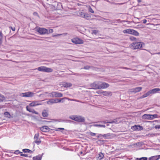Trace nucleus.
Instances as JSON below:
<instances>
[{
	"instance_id": "obj_1",
	"label": "nucleus",
	"mask_w": 160,
	"mask_h": 160,
	"mask_svg": "<svg viewBox=\"0 0 160 160\" xmlns=\"http://www.w3.org/2000/svg\"><path fill=\"white\" fill-rule=\"evenodd\" d=\"M109 86V84L105 82H96L91 84V87L95 89H104Z\"/></svg>"
},
{
	"instance_id": "obj_2",
	"label": "nucleus",
	"mask_w": 160,
	"mask_h": 160,
	"mask_svg": "<svg viewBox=\"0 0 160 160\" xmlns=\"http://www.w3.org/2000/svg\"><path fill=\"white\" fill-rule=\"evenodd\" d=\"M69 118L79 122H84L85 121L84 118L80 116L72 115L69 117Z\"/></svg>"
},
{
	"instance_id": "obj_3",
	"label": "nucleus",
	"mask_w": 160,
	"mask_h": 160,
	"mask_svg": "<svg viewBox=\"0 0 160 160\" xmlns=\"http://www.w3.org/2000/svg\"><path fill=\"white\" fill-rule=\"evenodd\" d=\"M123 32L124 33L132 34L135 36H138L139 35V33L137 31L131 29L124 30L123 31Z\"/></svg>"
},
{
	"instance_id": "obj_4",
	"label": "nucleus",
	"mask_w": 160,
	"mask_h": 160,
	"mask_svg": "<svg viewBox=\"0 0 160 160\" xmlns=\"http://www.w3.org/2000/svg\"><path fill=\"white\" fill-rule=\"evenodd\" d=\"M38 71L45 72H51L53 71V69L51 68H48L44 66H41L38 67V68L35 69Z\"/></svg>"
},
{
	"instance_id": "obj_5",
	"label": "nucleus",
	"mask_w": 160,
	"mask_h": 160,
	"mask_svg": "<svg viewBox=\"0 0 160 160\" xmlns=\"http://www.w3.org/2000/svg\"><path fill=\"white\" fill-rule=\"evenodd\" d=\"M36 31L41 35L48 34V29L43 28H37Z\"/></svg>"
},
{
	"instance_id": "obj_6",
	"label": "nucleus",
	"mask_w": 160,
	"mask_h": 160,
	"mask_svg": "<svg viewBox=\"0 0 160 160\" xmlns=\"http://www.w3.org/2000/svg\"><path fill=\"white\" fill-rule=\"evenodd\" d=\"M62 96V93L55 92L49 93L48 95V97L51 98L61 97Z\"/></svg>"
},
{
	"instance_id": "obj_7",
	"label": "nucleus",
	"mask_w": 160,
	"mask_h": 160,
	"mask_svg": "<svg viewBox=\"0 0 160 160\" xmlns=\"http://www.w3.org/2000/svg\"><path fill=\"white\" fill-rule=\"evenodd\" d=\"M142 43L137 42L133 43L131 44L132 47L134 49H140L142 47Z\"/></svg>"
},
{
	"instance_id": "obj_8",
	"label": "nucleus",
	"mask_w": 160,
	"mask_h": 160,
	"mask_svg": "<svg viewBox=\"0 0 160 160\" xmlns=\"http://www.w3.org/2000/svg\"><path fill=\"white\" fill-rule=\"evenodd\" d=\"M61 100H59L58 99H51L47 101V103L48 105H52L55 103L61 102Z\"/></svg>"
},
{
	"instance_id": "obj_9",
	"label": "nucleus",
	"mask_w": 160,
	"mask_h": 160,
	"mask_svg": "<svg viewBox=\"0 0 160 160\" xmlns=\"http://www.w3.org/2000/svg\"><path fill=\"white\" fill-rule=\"evenodd\" d=\"M72 42L76 44H81L83 43V41L78 38H74L72 39Z\"/></svg>"
},
{
	"instance_id": "obj_10",
	"label": "nucleus",
	"mask_w": 160,
	"mask_h": 160,
	"mask_svg": "<svg viewBox=\"0 0 160 160\" xmlns=\"http://www.w3.org/2000/svg\"><path fill=\"white\" fill-rule=\"evenodd\" d=\"M42 104L40 101H33L31 103L29 104V105L30 107H34L37 105H41Z\"/></svg>"
},
{
	"instance_id": "obj_11",
	"label": "nucleus",
	"mask_w": 160,
	"mask_h": 160,
	"mask_svg": "<svg viewBox=\"0 0 160 160\" xmlns=\"http://www.w3.org/2000/svg\"><path fill=\"white\" fill-rule=\"evenodd\" d=\"M142 89L141 87H138L132 89L130 90V92H132L136 93L140 91Z\"/></svg>"
},
{
	"instance_id": "obj_12",
	"label": "nucleus",
	"mask_w": 160,
	"mask_h": 160,
	"mask_svg": "<svg viewBox=\"0 0 160 160\" xmlns=\"http://www.w3.org/2000/svg\"><path fill=\"white\" fill-rule=\"evenodd\" d=\"M132 130H141L143 129V128L140 125H134L131 128Z\"/></svg>"
},
{
	"instance_id": "obj_13",
	"label": "nucleus",
	"mask_w": 160,
	"mask_h": 160,
	"mask_svg": "<svg viewBox=\"0 0 160 160\" xmlns=\"http://www.w3.org/2000/svg\"><path fill=\"white\" fill-rule=\"evenodd\" d=\"M142 118L144 119L152 120L151 114H144L142 116Z\"/></svg>"
},
{
	"instance_id": "obj_14",
	"label": "nucleus",
	"mask_w": 160,
	"mask_h": 160,
	"mask_svg": "<svg viewBox=\"0 0 160 160\" xmlns=\"http://www.w3.org/2000/svg\"><path fill=\"white\" fill-rule=\"evenodd\" d=\"M40 130L44 132H47L49 131V128L47 126H44L40 128Z\"/></svg>"
},
{
	"instance_id": "obj_15",
	"label": "nucleus",
	"mask_w": 160,
	"mask_h": 160,
	"mask_svg": "<svg viewBox=\"0 0 160 160\" xmlns=\"http://www.w3.org/2000/svg\"><path fill=\"white\" fill-rule=\"evenodd\" d=\"M27 110L30 112H32V113H35L36 114H38V112L36 111L34 109H31L30 107L27 106L26 107Z\"/></svg>"
},
{
	"instance_id": "obj_16",
	"label": "nucleus",
	"mask_w": 160,
	"mask_h": 160,
	"mask_svg": "<svg viewBox=\"0 0 160 160\" xmlns=\"http://www.w3.org/2000/svg\"><path fill=\"white\" fill-rule=\"evenodd\" d=\"M150 94H154L160 91V89L159 88H155L149 91Z\"/></svg>"
},
{
	"instance_id": "obj_17",
	"label": "nucleus",
	"mask_w": 160,
	"mask_h": 160,
	"mask_svg": "<svg viewBox=\"0 0 160 160\" xmlns=\"http://www.w3.org/2000/svg\"><path fill=\"white\" fill-rule=\"evenodd\" d=\"M104 157V154L102 152H100L97 156L96 158L97 159V160H102L103 159Z\"/></svg>"
},
{
	"instance_id": "obj_18",
	"label": "nucleus",
	"mask_w": 160,
	"mask_h": 160,
	"mask_svg": "<svg viewBox=\"0 0 160 160\" xmlns=\"http://www.w3.org/2000/svg\"><path fill=\"white\" fill-rule=\"evenodd\" d=\"M160 158V155L154 156L150 157L148 160H158Z\"/></svg>"
},
{
	"instance_id": "obj_19",
	"label": "nucleus",
	"mask_w": 160,
	"mask_h": 160,
	"mask_svg": "<svg viewBox=\"0 0 160 160\" xmlns=\"http://www.w3.org/2000/svg\"><path fill=\"white\" fill-rule=\"evenodd\" d=\"M42 158V155H38V156L34 157L33 158V160H41Z\"/></svg>"
},
{
	"instance_id": "obj_20",
	"label": "nucleus",
	"mask_w": 160,
	"mask_h": 160,
	"mask_svg": "<svg viewBox=\"0 0 160 160\" xmlns=\"http://www.w3.org/2000/svg\"><path fill=\"white\" fill-rule=\"evenodd\" d=\"M79 15L81 17L84 18H87L88 17L87 16V14L86 15L84 12H79Z\"/></svg>"
},
{
	"instance_id": "obj_21",
	"label": "nucleus",
	"mask_w": 160,
	"mask_h": 160,
	"mask_svg": "<svg viewBox=\"0 0 160 160\" xmlns=\"http://www.w3.org/2000/svg\"><path fill=\"white\" fill-rule=\"evenodd\" d=\"M64 128H56L54 129V130L56 131H61L63 133H65L64 131Z\"/></svg>"
},
{
	"instance_id": "obj_22",
	"label": "nucleus",
	"mask_w": 160,
	"mask_h": 160,
	"mask_svg": "<svg viewBox=\"0 0 160 160\" xmlns=\"http://www.w3.org/2000/svg\"><path fill=\"white\" fill-rule=\"evenodd\" d=\"M62 85L64 87L68 88L71 87L72 86V84L70 83H63Z\"/></svg>"
},
{
	"instance_id": "obj_23",
	"label": "nucleus",
	"mask_w": 160,
	"mask_h": 160,
	"mask_svg": "<svg viewBox=\"0 0 160 160\" xmlns=\"http://www.w3.org/2000/svg\"><path fill=\"white\" fill-rule=\"evenodd\" d=\"M111 92H110L107 91H103L102 95L106 96H108L109 95H111Z\"/></svg>"
},
{
	"instance_id": "obj_24",
	"label": "nucleus",
	"mask_w": 160,
	"mask_h": 160,
	"mask_svg": "<svg viewBox=\"0 0 160 160\" xmlns=\"http://www.w3.org/2000/svg\"><path fill=\"white\" fill-rule=\"evenodd\" d=\"M150 92L149 91H148L147 92L145 93L144 95H143L141 97V98H146L149 96L150 94Z\"/></svg>"
},
{
	"instance_id": "obj_25",
	"label": "nucleus",
	"mask_w": 160,
	"mask_h": 160,
	"mask_svg": "<svg viewBox=\"0 0 160 160\" xmlns=\"http://www.w3.org/2000/svg\"><path fill=\"white\" fill-rule=\"evenodd\" d=\"M4 115L7 118H11V115L8 112H6L4 113Z\"/></svg>"
},
{
	"instance_id": "obj_26",
	"label": "nucleus",
	"mask_w": 160,
	"mask_h": 160,
	"mask_svg": "<svg viewBox=\"0 0 160 160\" xmlns=\"http://www.w3.org/2000/svg\"><path fill=\"white\" fill-rule=\"evenodd\" d=\"M34 93L30 92H27V97H31L33 96Z\"/></svg>"
},
{
	"instance_id": "obj_27",
	"label": "nucleus",
	"mask_w": 160,
	"mask_h": 160,
	"mask_svg": "<svg viewBox=\"0 0 160 160\" xmlns=\"http://www.w3.org/2000/svg\"><path fill=\"white\" fill-rule=\"evenodd\" d=\"M5 100V97L0 93V102H3Z\"/></svg>"
},
{
	"instance_id": "obj_28",
	"label": "nucleus",
	"mask_w": 160,
	"mask_h": 160,
	"mask_svg": "<svg viewBox=\"0 0 160 160\" xmlns=\"http://www.w3.org/2000/svg\"><path fill=\"white\" fill-rule=\"evenodd\" d=\"M42 115L44 117H47L48 116V113L45 110L42 112Z\"/></svg>"
},
{
	"instance_id": "obj_29",
	"label": "nucleus",
	"mask_w": 160,
	"mask_h": 160,
	"mask_svg": "<svg viewBox=\"0 0 160 160\" xmlns=\"http://www.w3.org/2000/svg\"><path fill=\"white\" fill-rule=\"evenodd\" d=\"M92 126H93L97 127H98L105 128L106 127L104 125L94 124L92 125Z\"/></svg>"
},
{
	"instance_id": "obj_30",
	"label": "nucleus",
	"mask_w": 160,
	"mask_h": 160,
	"mask_svg": "<svg viewBox=\"0 0 160 160\" xmlns=\"http://www.w3.org/2000/svg\"><path fill=\"white\" fill-rule=\"evenodd\" d=\"M160 117V116H159L157 114L152 115V120L154 118H158Z\"/></svg>"
},
{
	"instance_id": "obj_31",
	"label": "nucleus",
	"mask_w": 160,
	"mask_h": 160,
	"mask_svg": "<svg viewBox=\"0 0 160 160\" xmlns=\"http://www.w3.org/2000/svg\"><path fill=\"white\" fill-rule=\"evenodd\" d=\"M136 160H147V158L145 157H143L141 158H137Z\"/></svg>"
},
{
	"instance_id": "obj_32",
	"label": "nucleus",
	"mask_w": 160,
	"mask_h": 160,
	"mask_svg": "<svg viewBox=\"0 0 160 160\" xmlns=\"http://www.w3.org/2000/svg\"><path fill=\"white\" fill-rule=\"evenodd\" d=\"M110 136V134L109 133H108L106 134H103L102 136L105 138H107L108 137Z\"/></svg>"
},
{
	"instance_id": "obj_33",
	"label": "nucleus",
	"mask_w": 160,
	"mask_h": 160,
	"mask_svg": "<svg viewBox=\"0 0 160 160\" xmlns=\"http://www.w3.org/2000/svg\"><path fill=\"white\" fill-rule=\"evenodd\" d=\"M34 142L37 145H39L41 143V141L40 140H38V139L34 140Z\"/></svg>"
},
{
	"instance_id": "obj_34",
	"label": "nucleus",
	"mask_w": 160,
	"mask_h": 160,
	"mask_svg": "<svg viewBox=\"0 0 160 160\" xmlns=\"http://www.w3.org/2000/svg\"><path fill=\"white\" fill-rule=\"evenodd\" d=\"M3 38V34L2 32L0 31V44H1L2 42V40Z\"/></svg>"
},
{
	"instance_id": "obj_35",
	"label": "nucleus",
	"mask_w": 160,
	"mask_h": 160,
	"mask_svg": "<svg viewBox=\"0 0 160 160\" xmlns=\"http://www.w3.org/2000/svg\"><path fill=\"white\" fill-rule=\"evenodd\" d=\"M31 151V150L28 149H24L22 150V151L26 153H29Z\"/></svg>"
},
{
	"instance_id": "obj_36",
	"label": "nucleus",
	"mask_w": 160,
	"mask_h": 160,
	"mask_svg": "<svg viewBox=\"0 0 160 160\" xmlns=\"http://www.w3.org/2000/svg\"><path fill=\"white\" fill-rule=\"evenodd\" d=\"M101 122L102 123H112L113 122H115L116 121H115V120H114L113 121L111 122H106V121H103L102 122Z\"/></svg>"
},
{
	"instance_id": "obj_37",
	"label": "nucleus",
	"mask_w": 160,
	"mask_h": 160,
	"mask_svg": "<svg viewBox=\"0 0 160 160\" xmlns=\"http://www.w3.org/2000/svg\"><path fill=\"white\" fill-rule=\"evenodd\" d=\"M21 96L24 97H27V92L25 93H22L21 94Z\"/></svg>"
},
{
	"instance_id": "obj_38",
	"label": "nucleus",
	"mask_w": 160,
	"mask_h": 160,
	"mask_svg": "<svg viewBox=\"0 0 160 160\" xmlns=\"http://www.w3.org/2000/svg\"><path fill=\"white\" fill-rule=\"evenodd\" d=\"M39 134L38 133L36 134L35 135L34 139V140L38 139L39 137Z\"/></svg>"
},
{
	"instance_id": "obj_39",
	"label": "nucleus",
	"mask_w": 160,
	"mask_h": 160,
	"mask_svg": "<svg viewBox=\"0 0 160 160\" xmlns=\"http://www.w3.org/2000/svg\"><path fill=\"white\" fill-rule=\"evenodd\" d=\"M130 39L132 41H136V38L133 36L130 37Z\"/></svg>"
},
{
	"instance_id": "obj_40",
	"label": "nucleus",
	"mask_w": 160,
	"mask_h": 160,
	"mask_svg": "<svg viewBox=\"0 0 160 160\" xmlns=\"http://www.w3.org/2000/svg\"><path fill=\"white\" fill-rule=\"evenodd\" d=\"M88 11L92 13H94V11L92 10V9L90 7V8H89Z\"/></svg>"
},
{
	"instance_id": "obj_41",
	"label": "nucleus",
	"mask_w": 160,
	"mask_h": 160,
	"mask_svg": "<svg viewBox=\"0 0 160 160\" xmlns=\"http://www.w3.org/2000/svg\"><path fill=\"white\" fill-rule=\"evenodd\" d=\"M22 152H20L18 150H17L14 152V153L16 154H18L19 153H21Z\"/></svg>"
},
{
	"instance_id": "obj_42",
	"label": "nucleus",
	"mask_w": 160,
	"mask_h": 160,
	"mask_svg": "<svg viewBox=\"0 0 160 160\" xmlns=\"http://www.w3.org/2000/svg\"><path fill=\"white\" fill-rule=\"evenodd\" d=\"M48 34L50 33H52L53 31V30L52 29H49L48 30Z\"/></svg>"
},
{
	"instance_id": "obj_43",
	"label": "nucleus",
	"mask_w": 160,
	"mask_h": 160,
	"mask_svg": "<svg viewBox=\"0 0 160 160\" xmlns=\"http://www.w3.org/2000/svg\"><path fill=\"white\" fill-rule=\"evenodd\" d=\"M90 68V67L88 66H86L84 67L83 68L85 69H88Z\"/></svg>"
},
{
	"instance_id": "obj_44",
	"label": "nucleus",
	"mask_w": 160,
	"mask_h": 160,
	"mask_svg": "<svg viewBox=\"0 0 160 160\" xmlns=\"http://www.w3.org/2000/svg\"><path fill=\"white\" fill-rule=\"evenodd\" d=\"M103 91L100 90L96 92V93L98 94H102Z\"/></svg>"
},
{
	"instance_id": "obj_45",
	"label": "nucleus",
	"mask_w": 160,
	"mask_h": 160,
	"mask_svg": "<svg viewBox=\"0 0 160 160\" xmlns=\"http://www.w3.org/2000/svg\"><path fill=\"white\" fill-rule=\"evenodd\" d=\"M155 129H160V125H156L155 126Z\"/></svg>"
},
{
	"instance_id": "obj_46",
	"label": "nucleus",
	"mask_w": 160,
	"mask_h": 160,
	"mask_svg": "<svg viewBox=\"0 0 160 160\" xmlns=\"http://www.w3.org/2000/svg\"><path fill=\"white\" fill-rule=\"evenodd\" d=\"M65 99H67V98H61L60 99H59V100H61V102H64Z\"/></svg>"
},
{
	"instance_id": "obj_47",
	"label": "nucleus",
	"mask_w": 160,
	"mask_h": 160,
	"mask_svg": "<svg viewBox=\"0 0 160 160\" xmlns=\"http://www.w3.org/2000/svg\"><path fill=\"white\" fill-rule=\"evenodd\" d=\"M89 134L92 136H94L96 135V133L92 132H90Z\"/></svg>"
},
{
	"instance_id": "obj_48",
	"label": "nucleus",
	"mask_w": 160,
	"mask_h": 160,
	"mask_svg": "<svg viewBox=\"0 0 160 160\" xmlns=\"http://www.w3.org/2000/svg\"><path fill=\"white\" fill-rule=\"evenodd\" d=\"M67 121L64 120H60L59 122H66Z\"/></svg>"
},
{
	"instance_id": "obj_49",
	"label": "nucleus",
	"mask_w": 160,
	"mask_h": 160,
	"mask_svg": "<svg viewBox=\"0 0 160 160\" xmlns=\"http://www.w3.org/2000/svg\"><path fill=\"white\" fill-rule=\"evenodd\" d=\"M142 22H143V23L144 24L146 23V22H147V21L146 19H144L143 20H142Z\"/></svg>"
},
{
	"instance_id": "obj_50",
	"label": "nucleus",
	"mask_w": 160,
	"mask_h": 160,
	"mask_svg": "<svg viewBox=\"0 0 160 160\" xmlns=\"http://www.w3.org/2000/svg\"><path fill=\"white\" fill-rule=\"evenodd\" d=\"M21 156H22L26 157L27 156V155L26 154H21Z\"/></svg>"
},
{
	"instance_id": "obj_51",
	"label": "nucleus",
	"mask_w": 160,
	"mask_h": 160,
	"mask_svg": "<svg viewBox=\"0 0 160 160\" xmlns=\"http://www.w3.org/2000/svg\"><path fill=\"white\" fill-rule=\"evenodd\" d=\"M93 33L95 34H96L98 33V31L96 30H94L93 31Z\"/></svg>"
},
{
	"instance_id": "obj_52",
	"label": "nucleus",
	"mask_w": 160,
	"mask_h": 160,
	"mask_svg": "<svg viewBox=\"0 0 160 160\" xmlns=\"http://www.w3.org/2000/svg\"><path fill=\"white\" fill-rule=\"evenodd\" d=\"M11 28L12 30L13 31H15V28L14 27H11Z\"/></svg>"
},
{
	"instance_id": "obj_53",
	"label": "nucleus",
	"mask_w": 160,
	"mask_h": 160,
	"mask_svg": "<svg viewBox=\"0 0 160 160\" xmlns=\"http://www.w3.org/2000/svg\"><path fill=\"white\" fill-rule=\"evenodd\" d=\"M102 134H98V136H97V137L98 138H99L100 137L102 136Z\"/></svg>"
},
{
	"instance_id": "obj_54",
	"label": "nucleus",
	"mask_w": 160,
	"mask_h": 160,
	"mask_svg": "<svg viewBox=\"0 0 160 160\" xmlns=\"http://www.w3.org/2000/svg\"><path fill=\"white\" fill-rule=\"evenodd\" d=\"M33 14L34 15H38V13L36 12H34Z\"/></svg>"
},
{
	"instance_id": "obj_55",
	"label": "nucleus",
	"mask_w": 160,
	"mask_h": 160,
	"mask_svg": "<svg viewBox=\"0 0 160 160\" xmlns=\"http://www.w3.org/2000/svg\"><path fill=\"white\" fill-rule=\"evenodd\" d=\"M154 54H158L160 55V52H157L155 53Z\"/></svg>"
},
{
	"instance_id": "obj_56",
	"label": "nucleus",
	"mask_w": 160,
	"mask_h": 160,
	"mask_svg": "<svg viewBox=\"0 0 160 160\" xmlns=\"http://www.w3.org/2000/svg\"><path fill=\"white\" fill-rule=\"evenodd\" d=\"M124 68L126 69H128V68Z\"/></svg>"
},
{
	"instance_id": "obj_57",
	"label": "nucleus",
	"mask_w": 160,
	"mask_h": 160,
	"mask_svg": "<svg viewBox=\"0 0 160 160\" xmlns=\"http://www.w3.org/2000/svg\"><path fill=\"white\" fill-rule=\"evenodd\" d=\"M59 35L58 34V35H56V36H59Z\"/></svg>"
},
{
	"instance_id": "obj_58",
	"label": "nucleus",
	"mask_w": 160,
	"mask_h": 160,
	"mask_svg": "<svg viewBox=\"0 0 160 160\" xmlns=\"http://www.w3.org/2000/svg\"><path fill=\"white\" fill-rule=\"evenodd\" d=\"M45 93H46V94H47V93H48V92H45Z\"/></svg>"
},
{
	"instance_id": "obj_59",
	"label": "nucleus",
	"mask_w": 160,
	"mask_h": 160,
	"mask_svg": "<svg viewBox=\"0 0 160 160\" xmlns=\"http://www.w3.org/2000/svg\"><path fill=\"white\" fill-rule=\"evenodd\" d=\"M104 19L105 20V19H105V18H104Z\"/></svg>"
}]
</instances>
